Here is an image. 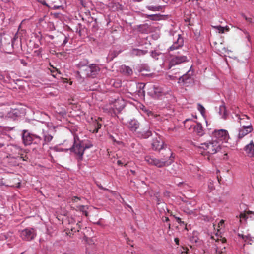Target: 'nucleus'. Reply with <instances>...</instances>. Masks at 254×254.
<instances>
[{
	"label": "nucleus",
	"mask_w": 254,
	"mask_h": 254,
	"mask_svg": "<svg viewBox=\"0 0 254 254\" xmlns=\"http://www.w3.org/2000/svg\"><path fill=\"white\" fill-rule=\"evenodd\" d=\"M39 131H42L41 135L38 132L30 133L27 130L22 131V140L25 146L34 145L36 147L44 146L50 142L53 138L48 131H45L41 127H39Z\"/></svg>",
	"instance_id": "obj_1"
},
{
	"label": "nucleus",
	"mask_w": 254,
	"mask_h": 254,
	"mask_svg": "<svg viewBox=\"0 0 254 254\" xmlns=\"http://www.w3.org/2000/svg\"><path fill=\"white\" fill-rule=\"evenodd\" d=\"M166 151L167 152L166 155L161 159L147 155L145 157V161L149 164L155 166L158 168L168 166L174 161V156L170 149H168Z\"/></svg>",
	"instance_id": "obj_2"
},
{
	"label": "nucleus",
	"mask_w": 254,
	"mask_h": 254,
	"mask_svg": "<svg viewBox=\"0 0 254 254\" xmlns=\"http://www.w3.org/2000/svg\"><path fill=\"white\" fill-rule=\"evenodd\" d=\"M92 146V144H86L83 142H77L74 137V144L70 150L76 155V157L78 161L80 162L83 160V155L84 150L86 149L91 148Z\"/></svg>",
	"instance_id": "obj_3"
},
{
	"label": "nucleus",
	"mask_w": 254,
	"mask_h": 254,
	"mask_svg": "<svg viewBox=\"0 0 254 254\" xmlns=\"http://www.w3.org/2000/svg\"><path fill=\"white\" fill-rule=\"evenodd\" d=\"M236 117L238 118V121L240 123L241 127L239 128V133L238 138L239 139H242L245 135L253 131V127L251 125H243L242 120L248 119V117L246 115H242L241 116L236 114Z\"/></svg>",
	"instance_id": "obj_4"
},
{
	"label": "nucleus",
	"mask_w": 254,
	"mask_h": 254,
	"mask_svg": "<svg viewBox=\"0 0 254 254\" xmlns=\"http://www.w3.org/2000/svg\"><path fill=\"white\" fill-rule=\"evenodd\" d=\"M199 148L206 150L209 154H214L221 149V143L213 139L209 142L201 143Z\"/></svg>",
	"instance_id": "obj_5"
},
{
	"label": "nucleus",
	"mask_w": 254,
	"mask_h": 254,
	"mask_svg": "<svg viewBox=\"0 0 254 254\" xmlns=\"http://www.w3.org/2000/svg\"><path fill=\"white\" fill-rule=\"evenodd\" d=\"M212 139L221 142H227L229 138V135L227 130L225 129L215 130L212 133Z\"/></svg>",
	"instance_id": "obj_6"
},
{
	"label": "nucleus",
	"mask_w": 254,
	"mask_h": 254,
	"mask_svg": "<svg viewBox=\"0 0 254 254\" xmlns=\"http://www.w3.org/2000/svg\"><path fill=\"white\" fill-rule=\"evenodd\" d=\"M187 61V57L185 56L180 55V52L178 51L175 53V55H173L169 61V68H171L173 66L180 64Z\"/></svg>",
	"instance_id": "obj_7"
},
{
	"label": "nucleus",
	"mask_w": 254,
	"mask_h": 254,
	"mask_svg": "<svg viewBox=\"0 0 254 254\" xmlns=\"http://www.w3.org/2000/svg\"><path fill=\"white\" fill-rule=\"evenodd\" d=\"M36 236L35 230L32 228H27L20 232V236L25 241H30L34 239Z\"/></svg>",
	"instance_id": "obj_8"
},
{
	"label": "nucleus",
	"mask_w": 254,
	"mask_h": 254,
	"mask_svg": "<svg viewBox=\"0 0 254 254\" xmlns=\"http://www.w3.org/2000/svg\"><path fill=\"white\" fill-rule=\"evenodd\" d=\"M163 92L162 88L157 85H151L148 90V94L153 98H156L161 96Z\"/></svg>",
	"instance_id": "obj_9"
},
{
	"label": "nucleus",
	"mask_w": 254,
	"mask_h": 254,
	"mask_svg": "<svg viewBox=\"0 0 254 254\" xmlns=\"http://www.w3.org/2000/svg\"><path fill=\"white\" fill-rule=\"evenodd\" d=\"M164 142L160 136L154 139L152 143V147L153 150L159 151L163 148Z\"/></svg>",
	"instance_id": "obj_10"
},
{
	"label": "nucleus",
	"mask_w": 254,
	"mask_h": 254,
	"mask_svg": "<svg viewBox=\"0 0 254 254\" xmlns=\"http://www.w3.org/2000/svg\"><path fill=\"white\" fill-rule=\"evenodd\" d=\"M152 131L149 129V125L147 124L146 127L142 130L137 132L138 137L146 139L152 135Z\"/></svg>",
	"instance_id": "obj_11"
},
{
	"label": "nucleus",
	"mask_w": 254,
	"mask_h": 254,
	"mask_svg": "<svg viewBox=\"0 0 254 254\" xmlns=\"http://www.w3.org/2000/svg\"><path fill=\"white\" fill-rule=\"evenodd\" d=\"M127 126L131 131L136 132L139 128L140 124L137 120L133 119L127 123Z\"/></svg>",
	"instance_id": "obj_12"
},
{
	"label": "nucleus",
	"mask_w": 254,
	"mask_h": 254,
	"mask_svg": "<svg viewBox=\"0 0 254 254\" xmlns=\"http://www.w3.org/2000/svg\"><path fill=\"white\" fill-rule=\"evenodd\" d=\"M184 44L183 38L181 35H178V39L177 41L175 42L168 49L169 51H173L175 50H177L179 48L183 46Z\"/></svg>",
	"instance_id": "obj_13"
},
{
	"label": "nucleus",
	"mask_w": 254,
	"mask_h": 254,
	"mask_svg": "<svg viewBox=\"0 0 254 254\" xmlns=\"http://www.w3.org/2000/svg\"><path fill=\"white\" fill-rule=\"evenodd\" d=\"M90 68L89 65L88 66H86L83 69L81 68L80 70L77 71V74L82 78H85L87 77H91L92 74L90 72Z\"/></svg>",
	"instance_id": "obj_14"
},
{
	"label": "nucleus",
	"mask_w": 254,
	"mask_h": 254,
	"mask_svg": "<svg viewBox=\"0 0 254 254\" xmlns=\"http://www.w3.org/2000/svg\"><path fill=\"white\" fill-rule=\"evenodd\" d=\"M193 127L194 131L197 133V134L200 136H201L204 134V130L202 125L197 123L196 125L190 124L189 127V129H190L192 127Z\"/></svg>",
	"instance_id": "obj_15"
},
{
	"label": "nucleus",
	"mask_w": 254,
	"mask_h": 254,
	"mask_svg": "<svg viewBox=\"0 0 254 254\" xmlns=\"http://www.w3.org/2000/svg\"><path fill=\"white\" fill-rule=\"evenodd\" d=\"M247 155L249 157H254V144L253 141L246 145L244 148Z\"/></svg>",
	"instance_id": "obj_16"
},
{
	"label": "nucleus",
	"mask_w": 254,
	"mask_h": 254,
	"mask_svg": "<svg viewBox=\"0 0 254 254\" xmlns=\"http://www.w3.org/2000/svg\"><path fill=\"white\" fill-rule=\"evenodd\" d=\"M147 53V50L133 48L130 51V55L132 56H141L145 55Z\"/></svg>",
	"instance_id": "obj_17"
},
{
	"label": "nucleus",
	"mask_w": 254,
	"mask_h": 254,
	"mask_svg": "<svg viewBox=\"0 0 254 254\" xmlns=\"http://www.w3.org/2000/svg\"><path fill=\"white\" fill-rule=\"evenodd\" d=\"M114 106L118 112H120L125 106L124 100L122 99H117L115 101Z\"/></svg>",
	"instance_id": "obj_18"
},
{
	"label": "nucleus",
	"mask_w": 254,
	"mask_h": 254,
	"mask_svg": "<svg viewBox=\"0 0 254 254\" xmlns=\"http://www.w3.org/2000/svg\"><path fill=\"white\" fill-rule=\"evenodd\" d=\"M90 68V72L92 74V77H95L99 72L100 68L99 66L96 64H92L89 65Z\"/></svg>",
	"instance_id": "obj_19"
},
{
	"label": "nucleus",
	"mask_w": 254,
	"mask_h": 254,
	"mask_svg": "<svg viewBox=\"0 0 254 254\" xmlns=\"http://www.w3.org/2000/svg\"><path fill=\"white\" fill-rule=\"evenodd\" d=\"M20 115V111L17 109L11 110L6 115V117L14 119Z\"/></svg>",
	"instance_id": "obj_20"
},
{
	"label": "nucleus",
	"mask_w": 254,
	"mask_h": 254,
	"mask_svg": "<svg viewBox=\"0 0 254 254\" xmlns=\"http://www.w3.org/2000/svg\"><path fill=\"white\" fill-rule=\"evenodd\" d=\"M190 72V71H188V72L183 75L182 76H181L180 77H179V78L178 79V83H180V84H181V83H183V84H184L185 83H186L187 82V81L189 79L190 77V74L189 73V72Z\"/></svg>",
	"instance_id": "obj_21"
},
{
	"label": "nucleus",
	"mask_w": 254,
	"mask_h": 254,
	"mask_svg": "<svg viewBox=\"0 0 254 254\" xmlns=\"http://www.w3.org/2000/svg\"><path fill=\"white\" fill-rule=\"evenodd\" d=\"M121 70L124 73L128 75H131L133 73L132 69L129 66L126 65L121 66Z\"/></svg>",
	"instance_id": "obj_22"
},
{
	"label": "nucleus",
	"mask_w": 254,
	"mask_h": 254,
	"mask_svg": "<svg viewBox=\"0 0 254 254\" xmlns=\"http://www.w3.org/2000/svg\"><path fill=\"white\" fill-rule=\"evenodd\" d=\"M219 113L220 115L222 116V118L224 119H226L227 114L226 108L224 105H221L220 106Z\"/></svg>",
	"instance_id": "obj_23"
},
{
	"label": "nucleus",
	"mask_w": 254,
	"mask_h": 254,
	"mask_svg": "<svg viewBox=\"0 0 254 254\" xmlns=\"http://www.w3.org/2000/svg\"><path fill=\"white\" fill-rule=\"evenodd\" d=\"M88 61L87 60H84L80 61L77 64V67L79 68V70H80L81 68H84L86 66H88Z\"/></svg>",
	"instance_id": "obj_24"
},
{
	"label": "nucleus",
	"mask_w": 254,
	"mask_h": 254,
	"mask_svg": "<svg viewBox=\"0 0 254 254\" xmlns=\"http://www.w3.org/2000/svg\"><path fill=\"white\" fill-rule=\"evenodd\" d=\"M38 1L41 3L43 5H45L47 7L52 8L53 9H57L61 7L60 5H53V6H50L46 2L45 0H39Z\"/></svg>",
	"instance_id": "obj_25"
},
{
	"label": "nucleus",
	"mask_w": 254,
	"mask_h": 254,
	"mask_svg": "<svg viewBox=\"0 0 254 254\" xmlns=\"http://www.w3.org/2000/svg\"><path fill=\"white\" fill-rule=\"evenodd\" d=\"M146 8L149 10L153 11H159L162 9V6H151L148 5L146 6Z\"/></svg>",
	"instance_id": "obj_26"
},
{
	"label": "nucleus",
	"mask_w": 254,
	"mask_h": 254,
	"mask_svg": "<svg viewBox=\"0 0 254 254\" xmlns=\"http://www.w3.org/2000/svg\"><path fill=\"white\" fill-rule=\"evenodd\" d=\"M214 28L217 29L219 33H223L225 30L228 31L229 28L227 26L222 27L221 26H215Z\"/></svg>",
	"instance_id": "obj_27"
},
{
	"label": "nucleus",
	"mask_w": 254,
	"mask_h": 254,
	"mask_svg": "<svg viewBox=\"0 0 254 254\" xmlns=\"http://www.w3.org/2000/svg\"><path fill=\"white\" fill-rule=\"evenodd\" d=\"M161 53L157 51L156 50L152 51L151 52V56L156 60L158 59V56Z\"/></svg>",
	"instance_id": "obj_28"
},
{
	"label": "nucleus",
	"mask_w": 254,
	"mask_h": 254,
	"mask_svg": "<svg viewBox=\"0 0 254 254\" xmlns=\"http://www.w3.org/2000/svg\"><path fill=\"white\" fill-rule=\"evenodd\" d=\"M197 109L202 115L204 114L205 112V109L204 107L200 103L197 104Z\"/></svg>",
	"instance_id": "obj_29"
},
{
	"label": "nucleus",
	"mask_w": 254,
	"mask_h": 254,
	"mask_svg": "<svg viewBox=\"0 0 254 254\" xmlns=\"http://www.w3.org/2000/svg\"><path fill=\"white\" fill-rule=\"evenodd\" d=\"M88 208L87 206H84V205H81L79 207V210L81 211H82L83 212V214H84L86 216H88V212L85 210V208Z\"/></svg>",
	"instance_id": "obj_30"
},
{
	"label": "nucleus",
	"mask_w": 254,
	"mask_h": 254,
	"mask_svg": "<svg viewBox=\"0 0 254 254\" xmlns=\"http://www.w3.org/2000/svg\"><path fill=\"white\" fill-rule=\"evenodd\" d=\"M180 254H190V250L188 248L183 247L181 249Z\"/></svg>",
	"instance_id": "obj_31"
},
{
	"label": "nucleus",
	"mask_w": 254,
	"mask_h": 254,
	"mask_svg": "<svg viewBox=\"0 0 254 254\" xmlns=\"http://www.w3.org/2000/svg\"><path fill=\"white\" fill-rule=\"evenodd\" d=\"M95 126L96 128L94 129V132L97 133L98 132L99 129L101 128L102 125L96 120Z\"/></svg>",
	"instance_id": "obj_32"
},
{
	"label": "nucleus",
	"mask_w": 254,
	"mask_h": 254,
	"mask_svg": "<svg viewBox=\"0 0 254 254\" xmlns=\"http://www.w3.org/2000/svg\"><path fill=\"white\" fill-rule=\"evenodd\" d=\"M147 17L152 20H157L159 19V16L158 15H148Z\"/></svg>",
	"instance_id": "obj_33"
},
{
	"label": "nucleus",
	"mask_w": 254,
	"mask_h": 254,
	"mask_svg": "<svg viewBox=\"0 0 254 254\" xmlns=\"http://www.w3.org/2000/svg\"><path fill=\"white\" fill-rule=\"evenodd\" d=\"M189 122H190L191 123H193L194 121H193L192 119H186L184 121V125L186 127H189V125H188V123H189Z\"/></svg>",
	"instance_id": "obj_34"
},
{
	"label": "nucleus",
	"mask_w": 254,
	"mask_h": 254,
	"mask_svg": "<svg viewBox=\"0 0 254 254\" xmlns=\"http://www.w3.org/2000/svg\"><path fill=\"white\" fill-rule=\"evenodd\" d=\"M80 221H79L77 224H76V225L78 227L77 228H71V230L72 231V232H76V231H79V229L80 228Z\"/></svg>",
	"instance_id": "obj_35"
},
{
	"label": "nucleus",
	"mask_w": 254,
	"mask_h": 254,
	"mask_svg": "<svg viewBox=\"0 0 254 254\" xmlns=\"http://www.w3.org/2000/svg\"><path fill=\"white\" fill-rule=\"evenodd\" d=\"M154 199L156 201L157 204H160L162 203V200L158 196H155Z\"/></svg>",
	"instance_id": "obj_36"
},
{
	"label": "nucleus",
	"mask_w": 254,
	"mask_h": 254,
	"mask_svg": "<svg viewBox=\"0 0 254 254\" xmlns=\"http://www.w3.org/2000/svg\"><path fill=\"white\" fill-rule=\"evenodd\" d=\"M68 38L64 35V39L63 41V42L62 44V46H64L65 45V44L68 42Z\"/></svg>",
	"instance_id": "obj_37"
},
{
	"label": "nucleus",
	"mask_w": 254,
	"mask_h": 254,
	"mask_svg": "<svg viewBox=\"0 0 254 254\" xmlns=\"http://www.w3.org/2000/svg\"><path fill=\"white\" fill-rule=\"evenodd\" d=\"M162 221L164 222H166L167 223H169V219L168 217H166V216H163L162 217Z\"/></svg>",
	"instance_id": "obj_38"
},
{
	"label": "nucleus",
	"mask_w": 254,
	"mask_h": 254,
	"mask_svg": "<svg viewBox=\"0 0 254 254\" xmlns=\"http://www.w3.org/2000/svg\"><path fill=\"white\" fill-rule=\"evenodd\" d=\"M142 110L144 111V112H145L148 116L150 115V114H151V111H150V110L147 109L146 108H143L142 109Z\"/></svg>",
	"instance_id": "obj_39"
},
{
	"label": "nucleus",
	"mask_w": 254,
	"mask_h": 254,
	"mask_svg": "<svg viewBox=\"0 0 254 254\" xmlns=\"http://www.w3.org/2000/svg\"><path fill=\"white\" fill-rule=\"evenodd\" d=\"M117 164L119 165H121V166H122L124 165H127L126 163H125V162H123L122 160H119L117 161Z\"/></svg>",
	"instance_id": "obj_40"
},
{
	"label": "nucleus",
	"mask_w": 254,
	"mask_h": 254,
	"mask_svg": "<svg viewBox=\"0 0 254 254\" xmlns=\"http://www.w3.org/2000/svg\"><path fill=\"white\" fill-rule=\"evenodd\" d=\"M6 118L3 112H0V119H4Z\"/></svg>",
	"instance_id": "obj_41"
},
{
	"label": "nucleus",
	"mask_w": 254,
	"mask_h": 254,
	"mask_svg": "<svg viewBox=\"0 0 254 254\" xmlns=\"http://www.w3.org/2000/svg\"><path fill=\"white\" fill-rule=\"evenodd\" d=\"M240 218L246 219L247 218V215L245 213H241L240 214Z\"/></svg>",
	"instance_id": "obj_42"
},
{
	"label": "nucleus",
	"mask_w": 254,
	"mask_h": 254,
	"mask_svg": "<svg viewBox=\"0 0 254 254\" xmlns=\"http://www.w3.org/2000/svg\"><path fill=\"white\" fill-rule=\"evenodd\" d=\"M41 127L42 128H43L42 127V124H40V125L39 126H37V127H36V128H35V131H36V130H37V131H39V133L41 134V133L42 132V131H39V129L38 128V127Z\"/></svg>",
	"instance_id": "obj_43"
},
{
	"label": "nucleus",
	"mask_w": 254,
	"mask_h": 254,
	"mask_svg": "<svg viewBox=\"0 0 254 254\" xmlns=\"http://www.w3.org/2000/svg\"><path fill=\"white\" fill-rule=\"evenodd\" d=\"M174 218H175V219L176 220L177 222L179 223L181 222V221H182L181 218L179 217H177V216H174Z\"/></svg>",
	"instance_id": "obj_44"
},
{
	"label": "nucleus",
	"mask_w": 254,
	"mask_h": 254,
	"mask_svg": "<svg viewBox=\"0 0 254 254\" xmlns=\"http://www.w3.org/2000/svg\"><path fill=\"white\" fill-rule=\"evenodd\" d=\"M53 70H51V72L52 73V75L55 77L56 76V75L54 74V72H55L56 71H58V70L57 69H55L54 67H53Z\"/></svg>",
	"instance_id": "obj_45"
},
{
	"label": "nucleus",
	"mask_w": 254,
	"mask_h": 254,
	"mask_svg": "<svg viewBox=\"0 0 254 254\" xmlns=\"http://www.w3.org/2000/svg\"><path fill=\"white\" fill-rule=\"evenodd\" d=\"M239 236L241 238H242L243 240H245L246 238H248V236H244L242 234H239Z\"/></svg>",
	"instance_id": "obj_46"
},
{
	"label": "nucleus",
	"mask_w": 254,
	"mask_h": 254,
	"mask_svg": "<svg viewBox=\"0 0 254 254\" xmlns=\"http://www.w3.org/2000/svg\"><path fill=\"white\" fill-rule=\"evenodd\" d=\"M176 244L179 245V239L178 238H176L174 240Z\"/></svg>",
	"instance_id": "obj_47"
},
{
	"label": "nucleus",
	"mask_w": 254,
	"mask_h": 254,
	"mask_svg": "<svg viewBox=\"0 0 254 254\" xmlns=\"http://www.w3.org/2000/svg\"><path fill=\"white\" fill-rule=\"evenodd\" d=\"M76 199H79V198L76 196H74L73 198H72V201H76Z\"/></svg>",
	"instance_id": "obj_48"
},
{
	"label": "nucleus",
	"mask_w": 254,
	"mask_h": 254,
	"mask_svg": "<svg viewBox=\"0 0 254 254\" xmlns=\"http://www.w3.org/2000/svg\"><path fill=\"white\" fill-rule=\"evenodd\" d=\"M224 223V221L223 220H221L219 223V225H222Z\"/></svg>",
	"instance_id": "obj_49"
},
{
	"label": "nucleus",
	"mask_w": 254,
	"mask_h": 254,
	"mask_svg": "<svg viewBox=\"0 0 254 254\" xmlns=\"http://www.w3.org/2000/svg\"><path fill=\"white\" fill-rule=\"evenodd\" d=\"M167 227L169 230L171 228V224L170 223H167Z\"/></svg>",
	"instance_id": "obj_50"
},
{
	"label": "nucleus",
	"mask_w": 254,
	"mask_h": 254,
	"mask_svg": "<svg viewBox=\"0 0 254 254\" xmlns=\"http://www.w3.org/2000/svg\"><path fill=\"white\" fill-rule=\"evenodd\" d=\"M179 224L180 225H182V224H183V225H186L185 223L183 221H181L180 223H179Z\"/></svg>",
	"instance_id": "obj_51"
},
{
	"label": "nucleus",
	"mask_w": 254,
	"mask_h": 254,
	"mask_svg": "<svg viewBox=\"0 0 254 254\" xmlns=\"http://www.w3.org/2000/svg\"><path fill=\"white\" fill-rule=\"evenodd\" d=\"M48 36H49V37L51 39H54V36H53V35H49Z\"/></svg>",
	"instance_id": "obj_52"
},
{
	"label": "nucleus",
	"mask_w": 254,
	"mask_h": 254,
	"mask_svg": "<svg viewBox=\"0 0 254 254\" xmlns=\"http://www.w3.org/2000/svg\"><path fill=\"white\" fill-rule=\"evenodd\" d=\"M4 146V144L0 143V148H2Z\"/></svg>",
	"instance_id": "obj_53"
},
{
	"label": "nucleus",
	"mask_w": 254,
	"mask_h": 254,
	"mask_svg": "<svg viewBox=\"0 0 254 254\" xmlns=\"http://www.w3.org/2000/svg\"><path fill=\"white\" fill-rule=\"evenodd\" d=\"M246 120V119H245V120H242V122H243V125H245V124H244V123H245V120Z\"/></svg>",
	"instance_id": "obj_54"
},
{
	"label": "nucleus",
	"mask_w": 254,
	"mask_h": 254,
	"mask_svg": "<svg viewBox=\"0 0 254 254\" xmlns=\"http://www.w3.org/2000/svg\"><path fill=\"white\" fill-rule=\"evenodd\" d=\"M21 63L24 64H26V63H24V62H23V61H21Z\"/></svg>",
	"instance_id": "obj_55"
},
{
	"label": "nucleus",
	"mask_w": 254,
	"mask_h": 254,
	"mask_svg": "<svg viewBox=\"0 0 254 254\" xmlns=\"http://www.w3.org/2000/svg\"><path fill=\"white\" fill-rule=\"evenodd\" d=\"M5 127L4 126H0V127Z\"/></svg>",
	"instance_id": "obj_56"
},
{
	"label": "nucleus",
	"mask_w": 254,
	"mask_h": 254,
	"mask_svg": "<svg viewBox=\"0 0 254 254\" xmlns=\"http://www.w3.org/2000/svg\"><path fill=\"white\" fill-rule=\"evenodd\" d=\"M164 2H167V0H162Z\"/></svg>",
	"instance_id": "obj_57"
},
{
	"label": "nucleus",
	"mask_w": 254,
	"mask_h": 254,
	"mask_svg": "<svg viewBox=\"0 0 254 254\" xmlns=\"http://www.w3.org/2000/svg\"><path fill=\"white\" fill-rule=\"evenodd\" d=\"M187 204L190 205V204H191V203H190V202H189V203H187Z\"/></svg>",
	"instance_id": "obj_58"
},
{
	"label": "nucleus",
	"mask_w": 254,
	"mask_h": 254,
	"mask_svg": "<svg viewBox=\"0 0 254 254\" xmlns=\"http://www.w3.org/2000/svg\"><path fill=\"white\" fill-rule=\"evenodd\" d=\"M100 188L101 189H103V188L102 186H100Z\"/></svg>",
	"instance_id": "obj_59"
}]
</instances>
